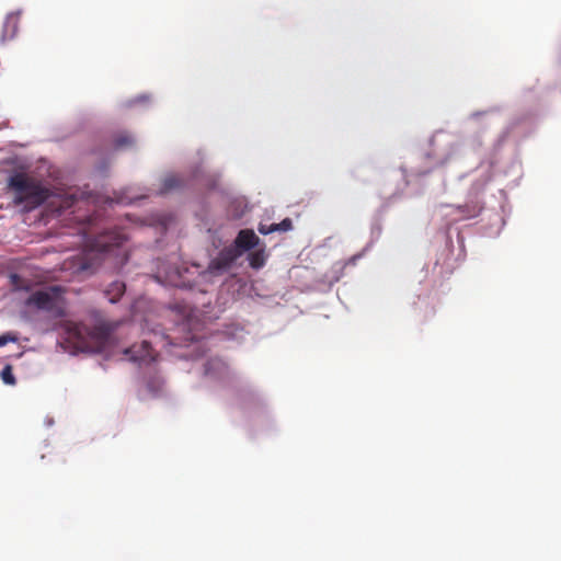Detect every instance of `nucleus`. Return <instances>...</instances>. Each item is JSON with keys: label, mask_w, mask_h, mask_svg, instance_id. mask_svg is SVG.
Masks as SVG:
<instances>
[{"label": "nucleus", "mask_w": 561, "mask_h": 561, "mask_svg": "<svg viewBox=\"0 0 561 561\" xmlns=\"http://www.w3.org/2000/svg\"><path fill=\"white\" fill-rule=\"evenodd\" d=\"M184 186V180L179 174H168L163 178L160 194H167Z\"/></svg>", "instance_id": "1a4fd4ad"}, {"label": "nucleus", "mask_w": 561, "mask_h": 561, "mask_svg": "<svg viewBox=\"0 0 561 561\" xmlns=\"http://www.w3.org/2000/svg\"><path fill=\"white\" fill-rule=\"evenodd\" d=\"M126 241V236L119 229L104 231L93 239L88 240L87 251L77 257L76 266L79 271H88L93 267L94 256L110 251L112 248L121 247Z\"/></svg>", "instance_id": "7ed1b4c3"}, {"label": "nucleus", "mask_w": 561, "mask_h": 561, "mask_svg": "<svg viewBox=\"0 0 561 561\" xmlns=\"http://www.w3.org/2000/svg\"><path fill=\"white\" fill-rule=\"evenodd\" d=\"M1 379L5 385L14 386L16 383L11 365H5L1 370Z\"/></svg>", "instance_id": "ddd939ff"}, {"label": "nucleus", "mask_w": 561, "mask_h": 561, "mask_svg": "<svg viewBox=\"0 0 561 561\" xmlns=\"http://www.w3.org/2000/svg\"><path fill=\"white\" fill-rule=\"evenodd\" d=\"M257 243H259V238L253 232V230L243 229V230L239 231V233L236 238L233 248H236L242 252V251H248V250L253 249L254 247L257 245Z\"/></svg>", "instance_id": "6e6552de"}, {"label": "nucleus", "mask_w": 561, "mask_h": 561, "mask_svg": "<svg viewBox=\"0 0 561 561\" xmlns=\"http://www.w3.org/2000/svg\"><path fill=\"white\" fill-rule=\"evenodd\" d=\"M271 225H272V229L270 231H273V232H276V231L286 232V231L291 230V228H293V221L290 218H285L279 224H271Z\"/></svg>", "instance_id": "4468645a"}, {"label": "nucleus", "mask_w": 561, "mask_h": 561, "mask_svg": "<svg viewBox=\"0 0 561 561\" xmlns=\"http://www.w3.org/2000/svg\"><path fill=\"white\" fill-rule=\"evenodd\" d=\"M8 187L13 193L14 205H23L25 210L35 209L51 195L50 190L41 181L21 172L9 178Z\"/></svg>", "instance_id": "f257e3e1"}, {"label": "nucleus", "mask_w": 561, "mask_h": 561, "mask_svg": "<svg viewBox=\"0 0 561 561\" xmlns=\"http://www.w3.org/2000/svg\"><path fill=\"white\" fill-rule=\"evenodd\" d=\"M123 354L126 356L128 362L135 364H149L157 358V353L152 350L151 345L147 341L141 343H135L131 346L124 350Z\"/></svg>", "instance_id": "39448f33"}, {"label": "nucleus", "mask_w": 561, "mask_h": 561, "mask_svg": "<svg viewBox=\"0 0 561 561\" xmlns=\"http://www.w3.org/2000/svg\"><path fill=\"white\" fill-rule=\"evenodd\" d=\"M272 229V225H264V224H260L259 225V232L262 233V234H270V233H273V231H270Z\"/></svg>", "instance_id": "a211bd4d"}, {"label": "nucleus", "mask_w": 561, "mask_h": 561, "mask_svg": "<svg viewBox=\"0 0 561 561\" xmlns=\"http://www.w3.org/2000/svg\"><path fill=\"white\" fill-rule=\"evenodd\" d=\"M21 12H10L7 14L1 28L0 44L4 45L8 42L13 41L20 28Z\"/></svg>", "instance_id": "0eeeda50"}, {"label": "nucleus", "mask_w": 561, "mask_h": 561, "mask_svg": "<svg viewBox=\"0 0 561 561\" xmlns=\"http://www.w3.org/2000/svg\"><path fill=\"white\" fill-rule=\"evenodd\" d=\"M466 207H467V208H470V209H469V213H468V215H467V217H474V216H477V215L481 211V209H482V206H481L479 203H474V204H473V205H471V206L467 205Z\"/></svg>", "instance_id": "f3484780"}, {"label": "nucleus", "mask_w": 561, "mask_h": 561, "mask_svg": "<svg viewBox=\"0 0 561 561\" xmlns=\"http://www.w3.org/2000/svg\"><path fill=\"white\" fill-rule=\"evenodd\" d=\"M163 387V381L159 377L151 378L147 382V388L152 394H158Z\"/></svg>", "instance_id": "2eb2a0df"}, {"label": "nucleus", "mask_w": 561, "mask_h": 561, "mask_svg": "<svg viewBox=\"0 0 561 561\" xmlns=\"http://www.w3.org/2000/svg\"><path fill=\"white\" fill-rule=\"evenodd\" d=\"M19 340L18 335L13 332H7L0 335V347L7 345L12 342L15 343Z\"/></svg>", "instance_id": "dca6fc26"}, {"label": "nucleus", "mask_w": 561, "mask_h": 561, "mask_svg": "<svg viewBox=\"0 0 561 561\" xmlns=\"http://www.w3.org/2000/svg\"><path fill=\"white\" fill-rule=\"evenodd\" d=\"M62 294L64 290L60 286H51L32 293L25 304L28 307L48 312L54 319H60L66 314Z\"/></svg>", "instance_id": "20e7f679"}, {"label": "nucleus", "mask_w": 561, "mask_h": 561, "mask_svg": "<svg viewBox=\"0 0 561 561\" xmlns=\"http://www.w3.org/2000/svg\"><path fill=\"white\" fill-rule=\"evenodd\" d=\"M66 331L69 339L72 340L81 348H93L103 351L111 337L112 330L106 324H98L88 328L83 324L67 322Z\"/></svg>", "instance_id": "f03ea898"}, {"label": "nucleus", "mask_w": 561, "mask_h": 561, "mask_svg": "<svg viewBox=\"0 0 561 561\" xmlns=\"http://www.w3.org/2000/svg\"><path fill=\"white\" fill-rule=\"evenodd\" d=\"M134 145V138L128 134H119L114 139V147L116 149L127 148Z\"/></svg>", "instance_id": "f8f14e48"}, {"label": "nucleus", "mask_w": 561, "mask_h": 561, "mask_svg": "<svg viewBox=\"0 0 561 561\" xmlns=\"http://www.w3.org/2000/svg\"><path fill=\"white\" fill-rule=\"evenodd\" d=\"M241 255V251L233 247L224 248L208 265L211 274H219L227 271L231 264Z\"/></svg>", "instance_id": "423d86ee"}, {"label": "nucleus", "mask_w": 561, "mask_h": 561, "mask_svg": "<svg viewBox=\"0 0 561 561\" xmlns=\"http://www.w3.org/2000/svg\"><path fill=\"white\" fill-rule=\"evenodd\" d=\"M113 293V296L110 298L111 302H116L125 293V284L122 282H114L110 286L108 294Z\"/></svg>", "instance_id": "9b49d317"}, {"label": "nucleus", "mask_w": 561, "mask_h": 561, "mask_svg": "<svg viewBox=\"0 0 561 561\" xmlns=\"http://www.w3.org/2000/svg\"><path fill=\"white\" fill-rule=\"evenodd\" d=\"M249 263L252 268H261L265 264V254L263 250L254 251L249 254Z\"/></svg>", "instance_id": "9d476101"}]
</instances>
